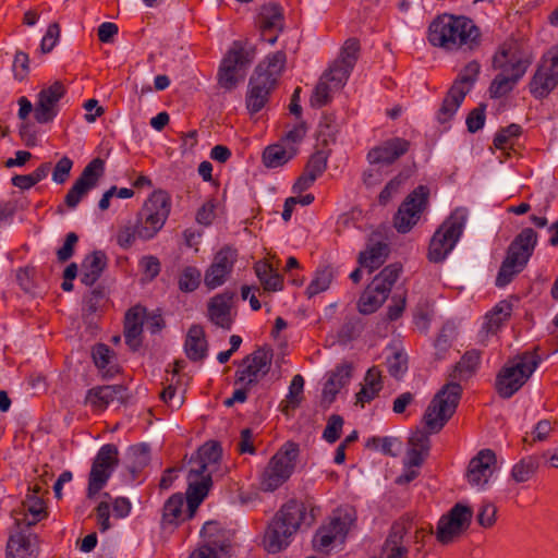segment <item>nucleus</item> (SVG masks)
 <instances>
[{
    "label": "nucleus",
    "mask_w": 558,
    "mask_h": 558,
    "mask_svg": "<svg viewBox=\"0 0 558 558\" xmlns=\"http://www.w3.org/2000/svg\"><path fill=\"white\" fill-rule=\"evenodd\" d=\"M320 514L322 509L314 497L290 498L268 523L263 538L265 550L269 554L284 550L296 533L312 527Z\"/></svg>",
    "instance_id": "nucleus-1"
},
{
    "label": "nucleus",
    "mask_w": 558,
    "mask_h": 558,
    "mask_svg": "<svg viewBox=\"0 0 558 558\" xmlns=\"http://www.w3.org/2000/svg\"><path fill=\"white\" fill-rule=\"evenodd\" d=\"M481 31L468 16L444 13L428 26L427 40L446 51H473L481 45Z\"/></svg>",
    "instance_id": "nucleus-2"
},
{
    "label": "nucleus",
    "mask_w": 558,
    "mask_h": 558,
    "mask_svg": "<svg viewBox=\"0 0 558 558\" xmlns=\"http://www.w3.org/2000/svg\"><path fill=\"white\" fill-rule=\"evenodd\" d=\"M286 64V51L278 50L268 53L256 65L248 80L245 96L246 109L251 116L258 113L267 105L271 94L278 87Z\"/></svg>",
    "instance_id": "nucleus-3"
},
{
    "label": "nucleus",
    "mask_w": 558,
    "mask_h": 558,
    "mask_svg": "<svg viewBox=\"0 0 558 558\" xmlns=\"http://www.w3.org/2000/svg\"><path fill=\"white\" fill-rule=\"evenodd\" d=\"M536 244L537 233L532 228L522 229L507 248L506 257L496 277L497 287L508 286L525 268Z\"/></svg>",
    "instance_id": "nucleus-4"
},
{
    "label": "nucleus",
    "mask_w": 558,
    "mask_h": 558,
    "mask_svg": "<svg viewBox=\"0 0 558 558\" xmlns=\"http://www.w3.org/2000/svg\"><path fill=\"white\" fill-rule=\"evenodd\" d=\"M537 351L538 347L533 351H526L500 368L495 380V389L500 398H511L529 380L541 363Z\"/></svg>",
    "instance_id": "nucleus-5"
},
{
    "label": "nucleus",
    "mask_w": 558,
    "mask_h": 558,
    "mask_svg": "<svg viewBox=\"0 0 558 558\" xmlns=\"http://www.w3.org/2000/svg\"><path fill=\"white\" fill-rule=\"evenodd\" d=\"M256 56V47L247 39L234 40L222 58L217 80L218 85L232 90L244 77V71L252 64Z\"/></svg>",
    "instance_id": "nucleus-6"
},
{
    "label": "nucleus",
    "mask_w": 558,
    "mask_h": 558,
    "mask_svg": "<svg viewBox=\"0 0 558 558\" xmlns=\"http://www.w3.org/2000/svg\"><path fill=\"white\" fill-rule=\"evenodd\" d=\"M468 220L465 208H456L434 232L427 252L432 263H441L454 248L463 234Z\"/></svg>",
    "instance_id": "nucleus-7"
},
{
    "label": "nucleus",
    "mask_w": 558,
    "mask_h": 558,
    "mask_svg": "<svg viewBox=\"0 0 558 558\" xmlns=\"http://www.w3.org/2000/svg\"><path fill=\"white\" fill-rule=\"evenodd\" d=\"M299 454L300 448L296 442H284L260 473L259 488L272 493L288 482L295 470Z\"/></svg>",
    "instance_id": "nucleus-8"
},
{
    "label": "nucleus",
    "mask_w": 558,
    "mask_h": 558,
    "mask_svg": "<svg viewBox=\"0 0 558 558\" xmlns=\"http://www.w3.org/2000/svg\"><path fill=\"white\" fill-rule=\"evenodd\" d=\"M172 208L170 194L161 189L155 190L144 202L136 215L140 225V239L149 241L163 228Z\"/></svg>",
    "instance_id": "nucleus-9"
},
{
    "label": "nucleus",
    "mask_w": 558,
    "mask_h": 558,
    "mask_svg": "<svg viewBox=\"0 0 558 558\" xmlns=\"http://www.w3.org/2000/svg\"><path fill=\"white\" fill-rule=\"evenodd\" d=\"M532 47L522 40L509 38L505 40L493 57V66L513 80H521L534 61Z\"/></svg>",
    "instance_id": "nucleus-10"
},
{
    "label": "nucleus",
    "mask_w": 558,
    "mask_h": 558,
    "mask_svg": "<svg viewBox=\"0 0 558 558\" xmlns=\"http://www.w3.org/2000/svg\"><path fill=\"white\" fill-rule=\"evenodd\" d=\"M462 396L459 383L450 381L435 395L428 404L423 420L430 433H438L454 414Z\"/></svg>",
    "instance_id": "nucleus-11"
},
{
    "label": "nucleus",
    "mask_w": 558,
    "mask_h": 558,
    "mask_svg": "<svg viewBox=\"0 0 558 558\" xmlns=\"http://www.w3.org/2000/svg\"><path fill=\"white\" fill-rule=\"evenodd\" d=\"M401 270L399 264H390L376 275L357 301L359 312L364 315L375 313L387 300Z\"/></svg>",
    "instance_id": "nucleus-12"
},
{
    "label": "nucleus",
    "mask_w": 558,
    "mask_h": 558,
    "mask_svg": "<svg viewBox=\"0 0 558 558\" xmlns=\"http://www.w3.org/2000/svg\"><path fill=\"white\" fill-rule=\"evenodd\" d=\"M429 194L428 186L418 185L403 199L392 219L399 233L405 234L418 223L429 206Z\"/></svg>",
    "instance_id": "nucleus-13"
},
{
    "label": "nucleus",
    "mask_w": 558,
    "mask_h": 558,
    "mask_svg": "<svg viewBox=\"0 0 558 558\" xmlns=\"http://www.w3.org/2000/svg\"><path fill=\"white\" fill-rule=\"evenodd\" d=\"M473 510L469 506L456 504L437 523L436 538L442 545L452 543L470 526Z\"/></svg>",
    "instance_id": "nucleus-14"
},
{
    "label": "nucleus",
    "mask_w": 558,
    "mask_h": 558,
    "mask_svg": "<svg viewBox=\"0 0 558 558\" xmlns=\"http://www.w3.org/2000/svg\"><path fill=\"white\" fill-rule=\"evenodd\" d=\"M558 86V48L544 57L529 83L530 94L543 100Z\"/></svg>",
    "instance_id": "nucleus-15"
},
{
    "label": "nucleus",
    "mask_w": 558,
    "mask_h": 558,
    "mask_svg": "<svg viewBox=\"0 0 558 558\" xmlns=\"http://www.w3.org/2000/svg\"><path fill=\"white\" fill-rule=\"evenodd\" d=\"M202 542L196 548L213 558H226L231 555L233 534L217 521L206 522L201 530Z\"/></svg>",
    "instance_id": "nucleus-16"
},
{
    "label": "nucleus",
    "mask_w": 558,
    "mask_h": 558,
    "mask_svg": "<svg viewBox=\"0 0 558 558\" xmlns=\"http://www.w3.org/2000/svg\"><path fill=\"white\" fill-rule=\"evenodd\" d=\"M353 523L349 513L333 514L330 520L320 525L312 538L315 551L328 554L337 539L343 541Z\"/></svg>",
    "instance_id": "nucleus-17"
},
{
    "label": "nucleus",
    "mask_w": 558,
    "mask_h": 558,
    "mask_svg": "<svg viewBox=\"0 0 558 558\" xmlns=\"http://www.w3.org/2000/svg\"><path fill=\"white\" fill-rule=\"evenodd\" d=\"M284 10L278 2H267L259 7L255 26L263 40L274 45L284 28Z\"/></svg>",
    "instance_id": "nucleus-18"
},
{
    "label": "nucleus",
    "mask_w": 558,
    "mask_h": 558,
    "mask_svg": "<svg viewBox=\"0 0 558 558\" xmlns=\"http://www.w3.org/2000/svg\"><path fill=\"white\" fill-rule=\"evenodd\" d=\"M238 260V252L231 246L221 247L215 255L210 265L205 270L204 283L208 290H214L225 284L233 271Z\"/></svg>",
    "instance_id": "nucleus-19"
},
{
    "label": "nucleus",
    "mask_w": 558,
    "mask_h": 558,
    "mask_svg": "<svg viewBox=\"0 0 558 558\" xmlns=\"http://www.w3.org/2000/svg\"><path fill=\"white\" fill-rule=\"evenodd\" d=\"M66 87L60 81L44 87L37 95L34 118L40 124L52 122L59 114V101L65 96Z\"/></svg>",
    "instance_id": "nucleus-20"
},
{
    "label": "nucleus",
    "mask_w": 558,
    "mask_h": 558,
    "mask_svg": "<svg viewBox=\"0 0 558 558\" xmlns=\"http://www.w3.org/2000/svg\"><path fill=\"white\" fill-rule=\"evenodd\" d=\"M40 541L37 534L19 525L9 534L5 558H38Z\"/></svg>",
    "instance_id": "nucleus-21"
},
{
    "label": "nucleus",
    "mask_w": 558,
    "mask_h": 558,
    "mask_svg": "<svg viewBox=\"0 0 558 558\" xmlns=\"http://www.w3.org/2000/svg\"><path fill=\"white\" fill-rule=\"evenodd\" d=\"M497 458L492 449H482L473 457L468 466L466 478L471 486L485 488L496 470Z\"/></svg>",
    "instance_id": "nucleus-22"
},
{
    "label": "nucleus",
    "mask_w": 558,
    "mask_h": 558,
    "mask_svg": "<svg viewBox=\"0 0 558 558\" xmlns=\"http://www.w3.org/2000/svg\"><path fill=\"white\" fill-rule=\"evenodd\" d=\"M270 360L267 354L257 350L242 360L234 375V384L256 386L259 379L267 374Z\"/></svg>",
    "instance_id": "nucleus-23"
},
{
    "label": "nucleus",
    "mask_w": 558,
    "mask_h": 558,
    "mask_svg": "<svg viewBox=\"0 0 558 558\" xmlns=\"http://www.w3.org/2000/svg\"><path fill=\"white\" fill-rule=\"evenodd\" d=\"M187 489H186V506L187 517L194 518L195 513L207 497L211 486L213 478L210 474H203L201 472L190 470L187 474Z\"/></svg>",
    "instance_id": "nucleus-24"
},
{
    "label": "nucleus",
    "mask_w": 558,
    "mask_h": 558,
    "mask_svg": "<svg viewBox=\"0 0 558 558\" xmlns=\"http://www.w3.org/2000/svg\"><path fill=\"white\" fill-rule=\"evenodd\" d=\"M411 147L410 141L403 137H391L369 149L367 160L369 163L392 165L404 156Z\"/></svg>",
    "instance_id": "nucleus-25"
},
{
    "label": "nucleus",
    "mask_w": 558,
    "mask_h": 558,
    "mask_svg": "<svg viewBox=\"0 0 558 558\" xmlns=\"http://www.w3.org/2000/svg\"><path fill=\"white\" fill-rule=\"evenodd\" d=\"M234 298L235 293L233 291L225 290L208 301L207 316L215 326L225 330H230L232 328L233 317L231 314V307Z\"/></svg>",
    "instance_id": "nucleus-26"
},
{
    "label": "nucleus",
    "mask_w": 558,
    "mask_h": 558,
    "mask_svg": "<svg viewBox=\"0 0 558 558\" xmlns=\"http://www.w3.org/2000/svg\"><path fill=\"white\" fill-rule=\"evenodd\" d=\"M122 391L123 387L121 385L96 386L87 390L84 402L90 407L93 413H101Z\"/></svg>",
    "instance_id": "nucleus-27"
},
{
    "label": "nucleus",
    "mask_w": 558,
    "mask_h": 558,
    "mask_svg": "<svg viewBox=\"0 0 558 558\" xmlns=\"http://www.w3.org/2000/svg\"><path fill=\"white\" fill-rule=\"evenodd\" d=\"M22 518L15 517V527L22 526L31 531V527L36 525L47 517V507L41 496L26 495L23 501Z\"/></svg>",
    "instance_id": "nucleus-28"
},
{
    "label": "nucleus",
    "mask_w": 558,
    "mask_h": 558,
    "mask_svg": "<svg viewBox=\"0 0 558 558\" xmlns=\"http://www.w3.org/2000/svg\"><path fill=\"white\" fill-rule=\"evenodd\" d=\"M222 448L218 441H207L197 451L196 466L191 470L213 475L220 465Z\"/></svg>",
    "instance_id": "nucleus-29"
},
{
    "label": "nucleus",
    "mask_w": 558,
    "mask_h": 558,
    "mask_svg": "<svg viewBox=\"0 0 558 558\" xmlns=\"http://www.w3.org/2000/svg\"><path fill=\"white\" fill-rule=\"evenodd\" d=\"M186 504V499L183 494L175 493L171 495L163 504L161 522L162 525L178 527L183 522L191 520L187 517V509L184 511L183 507Z\"/></svg>",
    "instance_id": "nucleus-30"
},
{
    "label": "nucleus",
    "mask_w": 558,
    "mask_h": 558,
    "mask_svg": "<svg viewBox=\"0 0 558 558\" xmlns=\"http://www.w3.org/2000/svg\"><path fill=\"white\" fill-rule=\"evenodd\" d=\"M184 350L186 356L193 361H203L207 356L208 344L205 330L201 325H192L186 333Z\"/></svg>",
    "instance_id": "nucleus-31"
},
{
    "label": "nucleus",
    "mask_w": 558,
    "mask_h": 558,
    "mask_svg": "<svg viewBox=\"0 0 558 558\" xmlns=\"http://www.w3.org/2000/svg\"><path fill=\"white\" fill-rule=\"evenodd\" d=\"M107 255L102 251H94L82 263L81 282L92 287L102 275L107 267Z\"/></svg>",
    "instance_id": "nucleus-32"
},
{
    "label": "nucleus",
    "mask_w": 558,
    "mask_h": 558,
    "mask_svg": "<svg viewBox=\"0 0 558 558\" xmlns=\"http://www.w3.org/2000/svg\"><path fill=\"white\" fill-rule=\"evenodd\" d=\"M389 252V245L383 241L368 243L366 250L360 252L357 262L361 267L367 268L369 272H373L386 262Z\"/></svg>",
    "instance_id": "nucleus-33"
},
{
    "label": "nucleus",
    "mask_w": 558,
    "mask_h": 558,
    "mask_svg": "<svg viewBox=\"0 0 558 558\" xmlns=\"http://www.w3.org/2000/svg\"><path fill=\"white\" fill-rule=\"evenodd\" d=\"M413 526V519L409 513L402 514L395 520L387 533L383 545L387 546H410L409 533Z\"/></svg>",
    "instance_id": "nucleus-34"
},
{
    "label": "nucleus",
    "mask_w": 558,
    "mask_h": 558,
    "mask_svg": "<svg viewBox=\"0 0 558 558\" xmlns=\"http://www.w3.org/2000/svg\"><path fill=\"white\" fill-rule=\"evenodd\" d=\"M383 389V376L378 366L371 367L364 377V386L356 393V403L362 408L378 397Z\"/></svg>",
    "instance_id": "nucleus-35"
},
{
    "label": "nucleus",
    "mask_w": 558,
    "mask_h": 558,
    "mask_svg": "<svg viewBox=\"0 0 558 558\" xmlns=\"http://www.w3.org/2000/svg\"><path fill=\"white\" fill-rule=\"evenodd\" d=\"M466 95L468 88L463 90L457 89V86H451L436 113L437 121L441 124L449 122L454 117Z\"/></svg>",
    "instance_id": "nucleus-36"
},
{
    "label": "nucleus",
    "mask_w": 558,
    "mask_h": 558,
    "mask_svg": "<svg viewBox=\"0 0 558 558\" xmlns=\"http://www.w3.org/2000/svg\"><path fill=\"white\" fill-rule=\"evenodd\" d=\"M298 155V150L284 146L279 141L268 145L263 151V163L267 168H279L288 163Z\"/></svg>",
    "instance_id": "nucleus-37"
},
{
    "label": "nucleus",
    "mask_w": 558,
    "mask_h": 558,
    "mask_svg": "<svg viewBox=\"0 0 558 558\" xmlns=\"http://www.w3.org/2000/svg\"><path fill=\"white\" fill-rule=\"evenodd\" d=\"M481 363V352L472 349L466 351L460 361L453 366L450 373L452 380H466L471 378L477 371Z\"/></svg>",
    "instance_id": "nucleus-38"
},
{
    "label": "nucleus",
    "mask_w": 558,
    "mask_h": 558,
    "mask_svg": "<svg viewBox=\"0 0 558 558\" xmlns=\"http://www.w3.org/2000/svg\"><path fill=\"white\" fill-rule=\"evenodd\" d=\"M254 270L265 291L277 292L283 289V277L271 264L259 260L254 265Z\"/></svg>",
    "instance_id": "nucleus-39"
},
{
    "label": "nucleus",
    "mask_w": 558,
    "mask_h": 558,
    "mask_svg": "<svg viewBox=\"0 0 558 558\" xmlns=\"http://www.w3.org/2000/svg\"><path fill=\"white\" fill-rule=\"evenodd\" d=\"M410 449L408 451V464L410 466H421L428 454L430 439L427 434L416 432L409 439Z\"/></svg>",
    "instance_id": "nucleus-40"
},
{
    "label": "nucleus",
    "mask_w": 558,
    "mask_h": 558,
    "mask_svg": "<svg viewBox=\"0 0 558 558\" xmlns=\"http://www.w3.org/2000/svg\"><path fill=\"white\" fill-rule=\"evenodd\" d=\"M352 368L349 364L337 366L336 372L326 381L323 396L329 402H332L340 389L344 387L351 378Z\"/></svg>",
    "instance_id": "nucleus-41"
},
{
    "label": "nucleus",
    "mask_w": 558,
    "mask_h": 558,
    "mask_svg": "<svg viewBox=\"0 0 558 558\" xmlns=\"http://www.w3.org/2000/svg\"><path fill=\"white\" fill-rule=\"evenodd\" d=\"M512 305L507 301H501L486 314L485 329L488 333H496L500 327L510 318Z\"/></svg>",
    "instance_id": "nucleus-42"
},
{
    "label": "nucleus",
    "mask_w": 558,
    "mask_h": 558,
    "mask_svg": "<svg viewBox=\"0 0 558 558\" xmlns=\"http://www.w3.org/2000/svg\"><path fill=\"white\" fill-rule=\"evenodd\" d=\"M304 378L298 374L290 384L289 392L286 399L280 403V410L283 414L289 415L290 412L298 409L303 400Z\"/></svg>",
    "instance_id": "nucleus-43"
},
{
    "label": "nucleus",
    "mask_w": 558,
    "mask_h": 558,
    "mask_svg": "<svg viewBox=\"0 0 558 558\" xmlns=\"http://www.w3.org/2000/svg\"><path fill=\"white\" fill-rule=\"evenodd\" d=\"M539 466V460L535 456H527L517 462L511 469V478L515 483L530 481Z\"/></svg>",
    "instance_id": "nucleus-44"
},
{
    "label": "nucleus",
    "mask_w": 558,
    "mask_h": 558,
    "mask_svg": "<svg viewBox=\"0 0 558 558\" xmlns=\"http://www.w3.org/2000/svg\"><path fill=\"white\" fill-rule=\"evenodd\" d=\"M456 338V330L452 326L445 325L434 341V360L444 361L448 357L452 342Z\"/></svg>",
    "instance_id": "nucleus-45"
},
{
    "label": "nucleus",
    "mask_w": 558,
    "mask_h": 558,
    "mask_svg": "<svg viewBox=\"0 0 558 558\" xmlns=\"http://www.w3.org/2000/svg\"><path fill=\"white\" fill-rule=\"evenodd\" d=\"M113 471L106 468H97L92 465L88 475V485L86 496L88 499H93L99 492L107 485Z\"/></svg>",
    "instance_id": "nucleus-46"
},
{
    "label": "nucleus",
    "mask_w": 558,
    "mask_h": 558,
    "mask_svg": "<svg viewBox=\"0 0 558 558\" xmlns=\"http://www.w3.org/2000/svg\"><path fill=\"white\" fill-rule=\"evenodd\" d=\"M333 278V269L330 266H323L317 268L314 278L306 288L308 298H313L320 292L326 291Z\"/></svg>",
    "instance_id": "nucleus-47"
},
{
    "label": "nucleus",
    "mask_w": 558,
    "mask_h": 558,
    "mask_svg": "<svg viewBox=\"0 0 558 558\" xmlns=\"http://www.w3.org/2000/svg\"><path fill=\"white\" fill-rule=\"evenodd\" d=\"M480 72L481 64L476 60H472L460 71L451 86H457V89L463 90L468 88L469 94L474 83L477 81Z\"/></svg>",
    "instance_id": "nucleus-48"
},
{
    "label": "nucleus",
    "mask_w": 558,
    "mask_h": 558,
    "mask_svg": "<svg viewBox=\"0 0 558 558\" xmlns=\"http://www.w3.org/2000/svg\"><path fill=\"white\" fill-rule=\"evenodd\" d=\"M202 282V272L195 266L184 267L178 278L179 290L191 293L197 290Z\"/></svg>",
    "instance_id": "nucleus-49"
},
{
    "label": "nucleus",
    "mask_w": 558,
    "mask_h": 558,
    "mask_svg": "<svg viewBox=\"0 0 558 558\" xmlns=\"http://www.w3.org/2000/svg\"><path fill=\"white\" fill-rule=\"evenodd\" d=\"M105 174V160L97 157L87 163L77 178L78 181L87 184L92 190L97 186L98 181Z\"/></svg>",
    "instance_id": "nucleus-50"
},
{
    "label": "nucleus",
    "mask_w": 558,
    "mask_h": 558,
    "mask_svg": "<svg viewBox=\"0 0 558 558\" xmlns=\"http://www.w3.org/2000/svg\"><path fill=\"white\" fill-rule=\"evenodd\" d=\"M119 451L116 445L106 444L104 445L97 452L96 457L93 460L92 465L97 468H106L111 471L119 464Z\"/></svg>",
    "instance_id": "nucleus-51"
},
{
    "label": "nucleus",
    "mask_w": 558,
    "mask_h": 558,
    "mask_svg": "<svg viewBox=\"0 0 558 558\" xmlns=\"http://www.w3.org/2000/svg\"><path fill=\"white\" fill-rule=\"evenodd\" d=\"M352 70L353 68L335 60L323 75L335 88H341L347 83Z\"/></svg>",
    "instance_id": "nucleus-52"
},
{
    "label": "nucleus",
    "mask_w": 558,
    "mask_h": 558,
    "mask_svg": "<svg viewBox=\"0 0 558 558\" xmlns=\"http://www.w3.org/2000/svg\"><path fill=\"white\" fill-rule=\"evenodd\" d=\"M402 441L397 437L374 436L366 442V447L379 450L383 454L396 457L401 448Z\"/></svg>",
    "instance_id": "nucleus-53"
},
{
    "label": "nucleus",
    "mask_w": 558,
    "mask_h": 558,
    "mask_svg": "<svg viewBox=\"0 0 558 558\" xmlns=\"http://www.w3.org/2000/svg\"><path fill=\"white\" fill-rule=\"evenodd\" d=\"M329 154V150L323 149L314 151L305 163L303 171L310 175H314L317 180L327 169Z\"/></svg>",
    "instance_id": "nucleus-54"
},
{
    "label": "nucleus",
    "mask_w": 558,
    "mask_h": 558,
    "mask_svg": "<svg viewBox=\"0 0 558 558\" xmlns=\"http://www.w3.org/2000/svg\"><path fill=\"white\" fill-rule=\"evenodd\" d=\"M338 125L333 113L324 112L318 123V138L324 145L336 141Z\"/></svg>",
    "instance_id": "nucleus-55"
},
{
    "label": "nucleus",
    "mask_w": 558,
    "mask_h": 558,
    "mask_svg": "<svg viewBox=\"0 0 558 558\" xmlns=\"http://www.w3.org/2000/svg\"><path fill=\"white\" fill-rule=\"evenodd\" d=\"M522 134V126L517 123H511L506 128H501L494 137V146L497 149L505 150L512 147V138H518Z\"/></svg>",
    "instance_id": "nucleus-56"
},
{
    "label": "nucleus",
    "mask_w": 558,
    "mask_h": 558,
    "mask_svg": "<svg viewBox=\"0 0 558 558\" xmlns=\"http://www.w3.org/2000/svg\"><path fill=\"white\" fill-rule=\"evenodd\" d=\"M332 89L336 88L328 80L324 78V75H322L311 96V106L320 108L329 104L332 99Z\"/></svg>",
    "instance_id": "nucleus-57"
},
{
    "label": "nucleus",
    "mask_w": 558,
    "mask_h": 558,
    "mask_svg": "<svg viewBox=\"0 0 558 558\" xmlns=\"http://www.w3.org/2000/svg\"><path fill=\"white\" fill-rule=\"evenodd\" d=\"M520 80H513L512 75L504 72L497 74L493 80L489 93L492 98H500L509 94Z\"/></svg>",
    "instance_id": "nucleus-58"
},
{
    "label": "nucleus",
    "mask_w": 558,
    "mask_h": 558,
    "mask_svg": "<svg viewBox=\"0 0 558 558\" xmlns=\"http://www.w3.org/2000/svg\"><path fill=\"white\" fill-rule=\"evenodd\" d=\"M307 133V125L305 121H300L287 131L279 140L284 146L294 148L300 151V144L303 142Z\"/></svg>",
    "instance_id": "nucleus-59"
},
{
    "label": "nucleus",
    "mask_w": 558,
    "mask_h": 558,
    "mask_svg": "<svg viewBox=\"0 0 558 558\" xmlns=\"http://www.w3.org/2000/svg\"><path fill=\"white\" fill-rule=\"evenodd\" d=\"M117 244L123 248L129 250L140 239V225L135 221L134 225L129 223L119 228L117 232Z\"/></svg>",
    "instance_id": "nucleus-60"
},
{
    "label": "nucleus",
    "mask_w": 558,
    "mask_h": 558,
    "mask_svg": "<svg viewBox=\"0 0 558 558\" xmlns=\"http://www.w3.org/2000/svg\"><path fill=\"white\" fill-rule=\"evenodd\" d=\"M360 50V40L357 38H348L344 41L337 60L354 69V65L359 59Z\"/></svg>",
    "instance_id": "nucleus-61"
},
{
    "label": "nucleus",
    "mask_w": 558,
    "mask_h": 558,
    "mask_svg": "<svg viewBox=\"0 0 558 558\" xmlns=\"http://www.w3.org/2000/svg\"><path fill=\"white\" fill-rule=\"evenodd\" d=\"M387 369L390 376L400 378L408 369V360L402 352H395L386 360Z\"/></svg>",
    "instance_id": "nucleus-62"
},
{
    "label": "nucleus",
    "mask_w": 558,
    "mask_h": 558,
    "mask_svg": "<svg viewBox=\"0 0 558 558\" xmlns=\"http://www.w3.org/2000/svg\"><path fill=\"white\" fill-rule=\"evenodd\" d=\"M90 190L92 189L88 187L87 184L76 179L64 197V204L69 208H75L80 204L82 198L86 196Z\"/></svg>",
    "instance_id": "nucleus-63"
},
{
    "label": "nucleus",
    "mask_w": 558,
    "mask_h": 558,
    "mask_svg": "<svg viewBox=\"0 0 558 558\" xmlns=\"http://www.w3.org/2000/svg\"><path fill=\"white\" fill-rule=\"evenodd\" d=\"M343 423L344 422H343L342 416H340L338 414H332L328 418L327 425L324 429V433H323L324 439L329 444L336 442L340 438Z\"/></svg>",
    "instance_id": "nucleus-64"
}]
</instances>
